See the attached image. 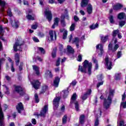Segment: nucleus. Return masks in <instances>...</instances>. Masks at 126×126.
<instances>
[{"instance_id": "f257e3e1", "label": "nucleus", "mask_w": 126, "mask_h": 126, "mask_svg": "<svg viewBox=\"0 0 126 126\" xmlns=\"http://www.w3.org/2000/svg\"><path fill=\"white\" fill-rule=\"evenodd\" d=\"M87 69L88 75H91V74L92 73V63H89L88 61L85 60L83 63V66H81L80 65L79 66L78 70H79V71H81V72H84L85 73H86V70Z\"/></svg>"}, {"instance_id": "f03ea898", "label": "nucleus", "mask_w": 126, "mask_h": 126, "mask_svg": "<svg viewBox=\"0 0 126 126\" xmlns=\"http://www.w3.org/2000/svg\"><path fill=\"white\" fill-rule=\"evenodd\" d=\"M114 93H115V91L110 90L107 99H104L103 106L106 110L109 109L110 106H111V104H112V99H113V97H114Z\"/></svg>"}, {"instance_id": "7ed1b4c3", "label": "nucleus", "mask_w": 126, "mask_h": 126, "mask_svg": "<svg viewBox=\"0 0 126 126\" xmlns=\"http://www.w3.org/2000/svg\"><path fill=\"white\" fill-rule=\"evenodd\" d=\"M76 100V94H73L71 98L70 104H72V103H74L75 104V109H76V111L78 112V111H79V104H78V102Z\"/></svg>"}, {"instance_id": "20e7f679", "label": "nucleus", "mask_w": 126, "mask_h": 126, "mask_svg": "<svg viewBox=\"0 0 126 126\" xmlns=\"http://www.w3.org/2000/svg\"><path fill=\"white\" fill-rule=\"evenodd\" d=\"M103 48L104 45L102 44H99L96 45V48L98 51L99 57H101L103 55V54H104V50H103Z\"/></svg>"}, {"instance_id": "39448f33", "label": "nucleus", "mask_w": 126, "mask_h": 126, "mask_svg": "<svg viewBox=\"0 0 126 126\" xmlns=\"http://www.w3.org/2000/svg\"><path fill=\"white\" fill-rule=\"evenodd\" d=\"M22 45V43H21V42L20 40L17 41L13 46L14 51H15V52H17V51H21V49H20V48Z\"/></svg>"}, {"instance_id": "423d86ee", "label": "nucleus", "mask_w": 126, "mask_h": 126, "mask_svg": "<svg viewBox=\"0 0 126 126\" xmlns=\"http://www.w3.org/2000/svg\"><path fill=\"white\" fill-rule=\"evenodd\" d=\"M60 100H61L60 97H56L53 100V106L54 109L57 110L59 108V104L60 103Z\"/></svg>"}, {"instance_id": "0eeeda50", "label": "nucleus", "mask_w": 126, "mask_h": 126, "mask_svg": "<svg viewBox=\"0 0 126 126\" xmlns=\"http://www.w3.org/2000/svg\"><path fill=\"white\" fill-rule=\"evenodd\" d=\"M48 109V106L45 105L44 107L42 108V110L41 111L39 114H35L37 116V117H44L47 113V110Z\"/></svg>"}, {"instance_id": "6e6552de", "label": "nucleus", "mask_w": 126, "mask_h": 126, "mask_svg": "<svg viewBox=\"0 0 126 126\" xmlns=\"http://www.w3.org/2000/svg\"><path fill=\"white\" fill-rule=\"evenodd\" d=\"M49 36L50 41H55V40H57V32H56L50 31Z\"/></svg>"}, {"instance_id": "1a4fd4ad", "label": "nucleus", "mask_w": 126, "mask_h": 126, "mask_svg": "<svg viewBox=\"0 0 126 126\" xmlns=\"http://www.w3.org/2000/svg\"><path fill=\"white\" fill-rule=\"evenodd\" d=\"M15 91L19 93L21 96L24 94V89L19 86H17L15 87Z\"/></svg>"}, {"instance_id": "9d476101", "label": "nucleus", "mask_w": 126, "mask_h": 126, "mask_svg": "<svg viewBox=\"0 0 126 126\" xmlns=\"http://www.w3.org/2000/svg\"><path fill=\"white\" fill-rule=\"evenodd\" d=\"M105 64L107 66L108 69H111L112 66H113V65L112 64V61L109 60V57L108 56H106L105 57Z\"/></svg>"}, {"instance_id": "9b49d317", "label": "nucleus", "mask_w": 126, "mask_h": 126, "mask_svg": "<svg viewBox=\"0 0 126 126\" xmlns=\"http://www.w3.org/2000/svg\"><path fill=\"white\" fill-rule=\"evenodd\" d=\"M112 43H110L108 45V50L112 51V52H116L119 49V44H115L114 48H112Z\"/></svg>"}, {"instance_id": "f8f14e48", "label": "nucleus", "mask_w": 126, "mask_h": 126, "mask_svg": "<svg viewBox=\"0 0 126 126\" xmlns=\"http://www.w3.org/2000/svg\"><path fill=\"white\" fill-rule=\"evenodd\" d=\"M33 87L34 89H39V87L40 86V82L38 80H34L32 83Z\"/></svg>"}, {"instance_id": "ddd939ff", "label": "nucleus", "mask_w": 126, "mask_h": 126, "mask_svg": "<svg viewBox=\"0 0 126 126\" xmlns=\"http://www.w3.org/2000/svg\"><path fill=\"white\" fill-rule=\"evenodd\" d=\"M99 114L96 115V119L94 122V126H98L99 125V120H98V118H100L101 116H102V111H101L100 109L98 110Z\"/></svg>"}, {"instance_id": "4468645a", "label": "nucleus", "mask_w": 126, "mask_h": 126, "mask_svg": "<svg viewBox=\"0 0 126 126\" xmlns=\"http://www.w3.org/2000/svg\"><path fill=\"white\" fill-rule=\"evenodd\" d=\"M79 42H80V40L78 37H75L72 40V43L75 44L76 45V46L77 48V49L79 48Z\"/></svg>"}, {"instance_id": "2eb2a0df", "label": "nucleus", "mask_w": 126, "mask_h": 126, "mask_svg": "<svg viewBox=\"0 0 126 126\" xmlns=\"http://www.w3.org/2000/svg\"><path fill=\"white\" fill-rule=\"evenodd\" d=\"M16 108L17 110L18 113L21 114V111H23V105L22 104V103H21V102H20L16 106Z\"/></svg>"}, {"instance_id": "dca6fc26", "label": "nucleus", "mask_w": 126, "mask_h": 126, "mask_svg": "<svg viewBox=\"0 0 126 126\" xmlns=\"http://www.w3.org/2000/svg\"><path fill=\"white\" fill-rule=\"evenodd\" d=\"M3 113L2 112V109L0 105V126L3 125Z\"/></svg>"}, {"instance_id": "f3484780", "label": "nucleus", "mask_w": 126, "mask_h": 126, "mask_svg": "<svg viewBox=\"0 0 126 126\" xmlns=\"http://www.w3.org/2000/svg\"><path fill=\"white\" fill-rule=\"evenodd\" d=\"M53 86L54 87H59V84L60 83V78L56 77L53 81Z\"/></svg>"}, {"instance_id": "a211bd4d", "label": "nucleus", "mask_w": 126, "mask_h": 126, "mask_svg": "<svg viewBox=\"0 0 126 126\" xmlns=\"http://www.w3.org/2000/svg\"><path fill=\"white\" fill-rule=\"evenodd\" d=\"M92 93L91 90H89L86 93H85L82 96V100H86L87 99V96L88 95H90Z\"/></svg>"}, {"instance_id": "6ab92c4d", "label": "nucleus", "mask_w": 126, "mask_h": 126, "mask_svg": "<svg viewBox=\"0 0 126 126\" xmlns=\"http://www.w3.org/2000/svg\"><path fill=\"white\" fill-rule=\"evenodd\" d=\"M28 15L27 16V18L29 20H34V17L32 16V15H30V13H32V10H29L27 11Z\"/></svg>"}, {"instance_id": "aec40b11", "label": "nucleus", "mask_w": 126, "mask_h": 126, "mask_svg": "<svg viewBox=\"0 0 126 126\" xmlns=\"http://www.w3.org/2000/svg\"><path fill=\"white\" fill-rule=\"evenodd\" d=\"M60 21V18H55L54 19V23L53 25L52 26V28H55L56 26H58L59 25V22Z\"/></svg>"}, {"instance_id": "412c9836", "label": "nucleus", "mask_w": 126, "mask_h": 126, "mask_svg": "<svg viewBox=\"0 0 126 126\" xmlns=\"http://www.w3.org/2000/svg\"><path fill=\"white\" fill-rule=\"evenodd\" d=\"M123 7V5L121 3H117L113 6V9L114 10H119V9H121Z\"/></svg>"}, {"instance_id": "4be33fe9", "label": "nucleus", "mask_w": 126, "mask_h": 126, "mask_svg": "<svg viewBox=\"0 0 126 126\" xmlns=\"http://www.w3.org/2000/svg\"><path fill=\"white\" fill-rule=\"evenodd\" d=\"M93 61L95 63L94 70H97L99 68V65L98 64V61L94 57H93Z\"/></svg>"}, {"instance_id": "5701e85b", "label": "nucleus", "mask_w": 126, "mask_h": 126, "mask_svg": "<svg viewBox=\"0 0 126 126\" xmlns=\"http://www.w3.org/2000/svg\"><path fill=\"white\" fill-rule=\"evenodd\" d=\"M67 51L69 54H74V50L70 45H68L67 47Z\"/></svg>"}, {"instance_id": "b1692460", "label": "nucleus", "mask_w": 126, "mask_h": 126, "mask_svg": "<svg viewBox=\"0 0 126 126\" xmlns=\"http://www.w3.org/2000/svg\"><path fill=\"white\" fill-rule=\"evenodd\" d=\"M88 1H89V0H82L81 6L82 7H85L88 4Z\"/></svg>"}, {"instance_id": "393cba45", "label": "nucleus", "mask_w": 126, "mask_h": 126, "mask_svg": "<svg viewBox=\"0 0 126 126\" xmlns=\"http://www.w3.org/2000/svg\"><path fill=\"white\" fill-rule=\"evenodd\" d=\"M53 18V14H52V12L50 10L48 11V20L49 22L52 21V19Z\"/></svg>"}, {"instance_id": "a878e982", "label": "nucleus", "mask_w": 126, "mask_h": 126, "mask_svg": "<svg viewBox=\"0 0 126 126\" xmlns=\"http://www.w3.org/2000/svg\"><path fill=\"white\" fill-rule=\"evenodd\" d=\"M92 5L89 4L87 8V12L89 14H91L92 13Z\"/></svg>"}, {"instance_id": "bb28decb", "label": "nucleus", "mask_w": 126, "mask_h": 126, "mask_svg": "<svg viewBox=\"0 0 126 126\" xmlns=\"http://www.w3.org/2000/svg\"><path fill=\"white\" fill-rule=\"evenodd\" d=\"M33 69L35 71L36 74L39 75L40 74V72L39 71V67L38 66L34 65L32 66Z\"/></svg>"}, {"instance_id": "cd10ccee", "label": "nucleus", "mask_w": 126, "mask_h": 126, "mask_svg": "<svg viewBox=\"0 0 126 126\" xmlns=\"http://www.w3.org/2000/svg\"><path fill=\"white\" fill-rule=\"evenodd\" d=\"M85 119V116L84 115H82L79 118V123L80 124H84V120Z\"/></svg>"}, {"instance_id": "c85d7f7f", "label": "nucleus", "mask_w": 126, "mask_h": 126, "mask_svg": "<svg viewBox=\"0 0 126 126\" xmlns=\"http://www.w3.org/2000/svg\"><path fill=\"white\" fill-rule=\"evenodd\" d=\"M19 23V22H18V21H15L14 24H12V22L11 21V24H12V26L13 28H18Z\"/></svg>"}, {"instance_id": "c756f323", "label": "nucleus", "mask_w": 126, "mask_h": 126, "mask_svg": "<svg viewBox=\"0 0 126 126\" xmlns=\"http://www.w3.org/2000/svg\"><path fill=\"white\" fill-rule=\"evenodd\" d=\"M15 60L16 61V65H18V63H19V55L18 54H16L15 55Z\"/></svg>"}, {"instance_id": "7c9ffc66", "label": "nucleus", "mask_w": 126, "mask_h": 126, "mask_svg": "<svg viewBox=\"0 0 126 126\" xmlns=\"http://www.w3.org/2000/svg\"><path fill=\"white\" fill-rule=\"evenodd\" d=\"M108 37L109 36L108 35L100 36L102 42H103V43H105V42H106L108 40Z\"/></svg>"}, {"instance_id": "2f4dec72", "label": "nucleus", "mask_w": 126, "mask_h": 126, "mask_svg": "<svg viewBox=\"0 0 126 126\" xmlns=\"http://www.w3.org/2000/svg\"><path fill=\"white\" fill-rule=\"evenodd\" d=\"M6 4V2H5L4 1H2L1 0H0V5H1L2 7V11H3L4 6H5Z\"/></svg>"}, {"instance_id": "473e14b6", "label": "nucleus", "mask_w": 126, "mask_h": 126, "mask_svg": "<svg viewBox=\"0 0 126 126\" xmlns=\"http://www.w3.org/2000/svg\"><path fill=\"white\" fill-rule=\"evenodd\" d=\"M119 33H120V31L119 30H114L112 33L113 37L115 38V37H116L117 35H118Z\"/></svg>"}, {"instance_id": "72a5a7b5", "label": "nucleus", "mask_w": 126, "mask_h": 126, "mask_svg": "<svg viewBox=\"0 0 126 126\" xmlns=\"http://www.w3.org/2000/svg\"><path fill=\"white\" fill-rule=\"evenodd\" d=\"M62 94L63 95V98H66V97H67V95H68V91L67 90L63 91L62 92Z\"/></svg>"}, {"instance_id": "f704fd0d", "label": "nucleus", "mask_w": 126, "mask_h": 126, "mask_svg": "<svg viewBox=\"0 0 126 126\" xmlns=\"http://www.w3.org/2000/svg\"><path fill=\"white\" fill-rule=\"evenodd\" d=\"M126 14L125 13H120L118 14V19H124Z\"/></svg>"}, {"instance_id": "c9c22d12", "label": "nucleus", "mask_w": 126, "mask_h": 126, "mask_svg": "<svg viewBox=\"0 0 126 126\" xmlns=\"http://www.w3.org/2000/svg\"><path fill=\"white\" fill-rule=\"evenodd\" d=\"M121 76H122V74L120 73H116L115 74V79H116V80H119L121 79Z\"/></svg>"}, {"instance_id": "e433bc0d", "label": "nucleus", "mask_w": 126, "mask_h": 126, "mask_svg": "<svg viewBox=\"0 0 126 126\" xmlns=\"http://www.w3.org/2000/svg\"><path fill=\"white\" fill-rule=\"evenodd\" d=\"M98 26H99V24H98V23H96V24H93L92 26L90 27V28L92 30H94V29L98 28Z\"/></svg>"}, {"instance_id": "4c0bfd02", "label": "nucleus", "mask_w": 126, "mask_h": 126, "mask_svg": "<svg viewBox=\"0 0 126 126\" xmlns=\"http://www.w3.org/2000/svg\"><path fill=\"white\" fill-rule=\"evenodd\" d=\"M75 29V24L73 23L71 24V26L70 27V31H74Z\"/></svg>"}, {"instance_id": "58836bf2", "label": "nucleus", "mask_w": 126, "mask_h": 126, "mask_svg": "<svg viewBox=\"0 0 126 126\" xmlns=\"http://www.w3.org/2000/svg\"><path fill=\"white\" fill-rule=\"evenodd\" d=\"M67 37V31H65L63 33V40H65Z\"/></svg>"}, {"instance_id": "ea45409f", "label": "nucleus", "mask_w": 126, "mask_h": 126, "mask_svg": "<svg viewBox=\"0 0 126 126\" xmlns=\"http://www.w3.org/2000/svg\"><path fill=\"white\" fill-rule=\"evenodd\" d=\"M67 120V116L64 115L63 118V124H66V120Z\"/></svg>"}, {"instance_id": "a19ab883", "label": "nucleus", "mask_w": 126, "mask_h": 126, "mask_svg": "<svg viewBox=\"0 0 126 126\" xmlns=\"http://www.w3.org/2000/svg\"><path fill=\"white\" fill-rule=\"evenodd\" d=\"M44 15L46 19H48V9L45 8L44 12Z\"/></svg>"}, {"instance_id": "79ce46f5", "label": "nucleus", "mask_w": 126, "mask_h": 126, "mask_svg": "<svg viewBox=\"0 0 126 126\" xmlns=\"http://www.w3.org/2000/svg\"><path fill=\"white\" fill-rule=\"evenodd\" d=\"M37 50L41 53V54H45V50L42 47H37Z\"/></svg>"}, {"instance_id": "37998d69", "label": "nucleus", "mask_w": 126, "mask_h": 126, "mask_svg": "<svg viewBox=\"0 0 126 126\" xmlns=\"http://www.w3.org/2000/svg\"><path fill=\"white\" fill-rule=\"evenodd\" d=\"M117 126H126V124L125 125V122L124 121H121L119 124H118Z\"/></svg>"}, {"instance_id": "c03bdc74", "label": "nucleus", "mask_w": 126, "mask_h": 126, "mask_svg": "<svg viewBox=\"0 0 126 126\" xmlns=\"http://www.w3.org/2000/svg\"><path fill=\"white\" fill-rule=\"evenodd\" d=\"M34 98H35V102L36 103H39V97L38 96V94H34Z\"/></svg>"}, {"instance_id": "a18cd8bd", "label": "nucleus", "mask_w": 126, "mask_h": 126, "mask_svg": "<svg viewBox=\"0 0 126 126\" xmlns=\"http://www.w3.org/2000/svg\"><path fill=\"white\" fill-rule=\"evenodd\" d=\"M109 19L110 21V23H114L115 21H114V17L113 16H110Z\"/></svg>"}, {"instance_id": "49530a36", "label": "nucleus", "mask_w": 126, "mask_h": 126, "mask_svg": "<svg viewBox=\"0 0 126 126\" xmlns=\"http://www.w3.org/2000/svg\"><path fill=\"white\" fill-rule=\"evenodd\" d=\"M61 18H66L67 20H69V16H68L67 14H65L64 16H62Z\"/></svg>"}, {"instance_id": "de8ad7c7", "label": "nucleus", "mask_w": 126, "mask_h": 126, "mask_svg": "<svg viewBox=\"0 0 126 126\" xmlns=\"http://www.w3.org/2000/svg\"><path fill=\"white\" fill-rule=\"evenodd\" d=\"M104 83V82L103 81H101L100 82H98L96 85L97 88H99L101 85H103Z\"/></svg>"}, {"instance_id": "09e8293b", "label": "nucleus", "mask_w": 126, "mask_h": 126, "mask_svg": "<svg viewBox=\"0 0 126 126\" xmlns=\"http://www.w3.org/2000/svg\"><path fill=\"white\" fill-rule=\"evenodd\" d=\"M125 24H126V22L125 21H122L119 22V25L121 27H123Z\"/></svg>"}, {"instance_id": "8fccbe9b", "label": "nucleus", "mask_w": 126, "mask_h": 126, "mask_svg": "<svg viewBox=\"0 0 126 126\" xmlns=\"http://www.w3.org/2000/svg\"><path fill=\"white\" fill-rule=\"evenodd\" d=\"M48 77L49 78H53V73H52V72L51 71H48Z\"/></svg>"}, {"instance_id": "3c124183", "label": "nucleus", "mask_w": 126, "mask_h": 126, "mask_svg": "<svg viewBox=\"0 0 126 126\" xmlns=\"http://www.w3.org/2000/svg\"><path fill=\"white\" fill-rule=\"evenodd\" d=\"M97 79L99 81H102V79H103V75L100 74L97 75Z\"/></svg>"}, {"instance_id": "603ef678", "label": "nucleus", "mask_w": 126, "mask_h": 126, "mask_svg": "<svg viewBox=\"0 0 126 126\" xmlns=\"http://www.w3.org/2000/svg\"><path fill=\"white\" fill-rule=\"evenodd\" d=\"M57 53V49L54 50L52 52V55L53 58H56V54Z\"/></svg>"}, {"instance_id": "864d4df0", "label": "nucleus", "mask_w": 126, "mask_h": 126, "mask_svg": "<svg viewBox=\"0 0 126 126\" xmlns=\"http://www.w3.org/2000/svg\"><path fill=\"white\" fill-rule=\"evenodd\" d=\"M61 63V58H58L56 62V66H59Z\"/></svg>"}, {"instance_id": "5fc2aeb1", "label": "nucleus", "mask_w": 126, "mask_h": 126, "mask_svg": "<svg viewBox=\"0 0 126 126\" xmlns=\"http://www.w3.org/2000/svg\"><path fill=\"white\" fill-rule=\"evenodd\" d=\"M3 86L4 87L5 89L6 90L5 94H9V91H8V87H6V86H5V85H4Z\"/></svg>"}, {"instance_id": "6e6d98bb", "label": "nucleus", "mask_w": 126, "mask_h": 126, "mask_svg": "<svg viewBox=\"0 0 126 126\" xmlns=\"http://www.w3.org/2000/svg\"><path fill=\"white\" fill-rule=\"evenodd\" d=\"M122 107H123V108H126V101L125 102L121 103L120 108H122Z\"/></svg>"}, {"instance_id": "4d7b16f0", "label": "nucleus", "mask_w": 126, "mask_h": 126, "mask_svg": "<svg viewBox=\"0 0 126 126\" xmlns=\"http://www.w3.org/2000/svg\"><path fill=\"white\" fill-rule=\"evenodd\" d=\"M122 57V52L121 51H118L117 53V59H120Z\"/></svg>"}, {"instance_id": "13d9d810", "label": "nucleus", "mask_w": 126, "mask_h": 126, "mask_svg": "<svg viewBox=\"0 0 126 126\" xmlns=\"http://www.w3.org/2000/svg\"><path fill=\"white\" fill-rule=\"evenodd\" d=\"M78 62H81L82 61V56L81 55H79L77 59Z\"/></svg>"}, {"instance_id": "bf43d9fd", "label": "nucleus", "mask_w": 126, "mask_h": 126, "mask_svg": "<svg viewBox=\"0 0 126 126\" xmlns=\"http://www.w3.org/2000/svg\"><path fill=\"white\" fill-rule=\"evenodd\" d=\"M61 25H62V26H63V27H64V26H65L66 24L64 20H61Z\"/></svg>"}, {"instance_id": "052dcab7", "label": "nucleus", "mask_w": 126, "mask_h": 126, "mask_svg": "<svg viewBox=\"0 0 126 126\" xmlns=\"http://www.w3.org/2000/svg\"><path fill=\"white\" fill-rule=\"evenodd\" d=\"M74 20L76 22H77V21H78V20H79V18H78V17H77V16H74Z\"/></svg>"}, {"instance_id": "680f3d73", "label": "nucleus", "mask_w": 126, "mask_h": 126, "mask_svg": "<svg viewBox=\"0 0 126 126\" xmlns=\"http://www.w3.org/2000/svg\"><path fill=\"white\" fill-rule=\"evenodd\" d=\"M61 112H64V110H65V106L64 105H62L61 108Z\"/></svg>"}, {"instance_id": "e2e57ef3", "label": "nucleus", "mask_w": 126, "mask_h": 126, "mask_svg": "<svg viewBox=\"0 0 126 126\" xmlns=\"http://www.w3.org/2000/svg\"><path fill=\"white\" fill-rule=\"evenodd\" d=\"M7 13L8 14V15L9 16H10V17H11V16H12V13H11V11H10V10H9L7 12Z\"/></svg>"}, {"instance_id": "0e129e2a", "label": "nucleus", "mask_w": 126, "mask_h": 126, "mask_svg": "<svg viewBox=\"0 0 126 126\" xmlns=\"http://www.w3.org/2000/svg\"><path fill=\"white\" fill-rule=\"evenodd\" d=\"M33 40L36 43H38V42H39V39H38V38L35 37L33 38Z\"/></svg>"}, {"instance_id": "69168bd1", "label": "nucleus", "mask_w": 126, "mask_h": 126, "mask_svg": "<svg viewBox=\"0 0 126 126\" xmlns=\"http://www.w3.org/2000/svg\"><path fill=\"white\" fill-rule=\"evenodd\" d=\"M11 71L12 72H14L15 71V69L14 67H13V63H11Z\"/></svg>"}, {"instance_id": "338daca9", "label": "nucleus", "mask_w": 126, "mask_h": 126, "mask_svg": "<svg viewBox=\"0 0 126 126\" xmlns=\"http://www.w3.org/2000/svg\"><path fill=\"white\" fill-rule=\"evenodd\" d=\"M37 27H38V26H37V25H33L32 26V29H37Z\"/></svg>"}, {"instance_id": "774afa93", "label": "nucleus", "mask_w": 126, "mask_h": 126, "mask_svg": "<svg viewBox=\"0 0 126 126\" xmlns=\"http://www.w3.org/2000/svg\"><path fill=\"white\" fill-rule=\"evenodd\" d=\"M32 124H33V125H36V119H32Z\"/></svg>"}]
</instances>
